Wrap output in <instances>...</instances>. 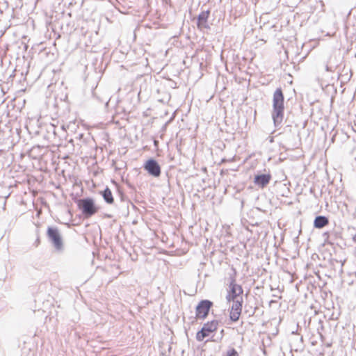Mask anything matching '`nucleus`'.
<instances>
[{"label":"nucleus","mask_w":356,"mask_h":356,"mask_svg":"<svg viewBox=\"0 0 356 356\" xmlns=\"http://www.w3.org/2000/svg\"><path fill=\"white\" fill-rule=\"evenodd\" d=\"M284 94L281 88H277L273 93L272 118L275 127L280 126L284 118Z\"/></svg>","instance_id":"1"},{"label":"nucleus","mask_w":356,"mask_h":356,"mask_svg":"<svg viewBox=\"0 0 356 356\" xmlns=\"http://www.w3.org/2000/svg\"><path fill=\"white\" fill-rule=\"evenodd\" d=\"M47 236L55 250L58 252H63L64 245L60 233L57 227H48Z\"/></svg>","instance_id":"2"},{"label":"nucleus","mask_w":356,"mask_h":356,"mask_svg":"<svg viewBox=\"0 0 356 356\" xmlns=\"http://www.w3.org/2000/svg\"><path fill=\"white\" fill-rule=\"evenodd\" d=\"M78 207L81 211L85 218L91 217L98 211L94 200L89 197L79 200L78 202Z\"/></svg>","instance_id":"3"},{"label":"nucleus","mask_w":356,"mask_h":356,"mask_svg":"<svg viewBox=\"0 0 356 356\" xmlns=\"http://www.w3.org/2000/svg\"><path fill=\"white\" fill-rule=\"evenodd\" d=\"M229 280V289L226 296V300L229 302L232 300H238L242 298L241 295L243 292L241 286L236 283L234 277H231Z\"/></svg>","instance_id":"4"},{"label":"nucleus","mask_w":356,"mask_h":356,"mask_svg":"<svg viewBox=\"0 0 356 356\" xmlns=\"http://www.w3.org/2000/svg\"><path fill=\"white\" fill-rule=\"evenodd\" d=\"M218 326V321L213 320L204 323L202 329L196 334V339L198 341H202L205 337H208L210 333L216 331Z\"/></svg>","instance_id":"5"},{"label":"nucleus","mask_w":356,"mask_h":356,"mask_svg":"<svg viewBox=\"0 0 356 356\" xmlns=\"http://www.w3.org/2000/svg\"><path fill=\"white\" fill-rule=\"evenodd\" d=\"M213 305L212 302L208 300H201L197 306L196 307V317L197 318L204 319L205 318L209 312V310Z\"/></svg>","instance_id":"6"},{"label":"nucleus","mask_w":356,"mask_h":356,"mask_svg":"<svg viewBox=\"0 0 356 356\" xmlns=\"http://www.w3.org/2000/svg\"><path fill=\"white\" fill-rule=\"evenodd\" d=\"M232 305L230 310L229 317L232 321H237L239 319L242 311L243 298L238 300H232Z\"/></svg>","instance_id":"7"},{"label":"nucleus","mask_w":356,"mask_h":356,"mask_svg":"<svg viewBox=\"0 0 356 356\" xmlns=\"http://www.w3.org/2000/svg\"><path fill=\"white\" fill-rule=\"evenodd\" d=\"M144 168L154 177H157L161 175V167L154 159H149L145 164Z\"/></svg>","instance_id":"8"},{"label":"nucleus","mask_w":356,"mask_h":356,"mask_svg":"<svg viewBox=\"0 0 356 356\" xmlns=\"http://www.w3.org/2000/svg\"><path fill=\"white\" fill-rule=\"evenodd\" d=\"M271 179L270 174L257 175L254 177V183L255 185L264 188L267 186Z\"/></svg>","instance_id":"9"},{"label":"nucleus","mask_w":356,"mask_h":356,"mask_svg":"<svg viewBox=\"0 0 356 356\" xmlns=\"http://www.w3.org/2000/svg\"><path fill=\"white\" fill-rule=\"evenodd\" d=\"M210 12L209 10L201 12L197 17V27L202 29H209V26L207 23Z\"/></svg>","instance_id":"10"},{"label":"nucleus","mask_w":356,"mask_h":356,"mask_svg":"<svg viewBox=\"0 0 356 356\" xmlns=\"http://www.w3.org/2000/svg\"><path fill=\"white\" fill-rule=\"evenodd\" d=\"M329 223L328 218L324 216H316L314 221V226L316 228H323Z\"/></svg>","instance_id":"11"},{"label":"nucleus","mask_w":356,"mask_h":356,"mask_svg":"<svg viewBox=\"0 0 356 356\" xmlns=\"http://www.w3.org/2000/svg\"><path fill=\"white\" fill-rule=\"evenodd\" d=\"M102 195L104 201L108 204H112L113 202V197L111 191L106 187L102 192Z\"/></svg>","instance_id":"12"},{"label":"nucleus","mask_w":356,"mask_h":356,"mask_svg":"<svg viewBox=\"0 0 356 356\" xmlns=\"http://www.w3.org/2000/svg\"><path fill=\"white\" fill-rule=\"evenodd\" d=\"M227 356H239L238 353L234 348H232L231 350L227 351Z\"/></svg>","instance_id":"13"},{"label":"nucleus","mask_w":356,"mask_h":356,"mask_svg":"<svg viewBox=\"0 0 356 356\" xmlns=\"http://www.w3.org/2000/svg\"><path fill=\"white\" fill-rule=\"evenodd\" d=\"M324 67H325V70L327 72H331L332 71V70L330 69V67L328 65V63L327 62L324 64Z\"/></svg>","instance_id":"14"},{"label":"nucleus","mask_w":356,"mask_h":356,"mask_svg":"<svg viewBox=\"0 0 356 356\" xmlns=\"http://www.w3.org/2000/svg\"><path fill=\"white\" fill-rule=\"evenodd\" d=\"M353 232L355 233H352V238H353V240L356 243V231L355 230H353Z\"/></svg>","instance_id":"15"},{"label":"nucleus","mask_w":356,"mask_h":356,"mask_svg":"<svg viewBox=\"0 0 356 356\" xmlns=\"http://www.w3.org/2000/svg\"><path fill=\"white\" fill-rule=\"evenodd\" d=\"M36 149H40V147H34L33 148H32V149H31V152H33V151H35V150H36Z\"/></svg>","instance_id":"16"},{"label":"nucleus","mask_w":356,"mask_h":356,"mask_svg":"<svg viewBox=\"0 0 356 356\" xmlns=\"http://www.w3.org/2000/svg\"><path fill=\"white\" fill-rule=\"evenodd\" d=\"M29 22H30L31 23H33V20H31V19L29 18V19L26 21V24H28Z\"/></svg>","instance_id":"17"},{"label":"nucleus","mask_w":356,"mask_h":356,"mask_svg":"<svg viewBox=\"0 0 356 356\" xmlns=\"http://www.w3.org/2000/svg\"><path fill=\"white\" fill-rule=\"evenodd\" d=\"M25 128L26 129V130L29 132V127L27 125L25 126Z\"/></svg>","instance_id":"18"}]
</instances>
